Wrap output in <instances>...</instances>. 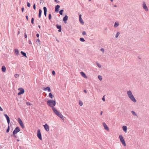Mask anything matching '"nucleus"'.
Here are the masks:
<instances>
[{
	"label": "nucleus",
	"mask_w": 149,
	"mask_h": 149,
	"mask_svg": "<svg viewBox=\"0 0 149 149\" xmlns=\"http://www.w3.org/2000/svg\"><path fill=\"white\" fill-rule=\"evenodd\" d=\"M43 8L44 10V12H47V8L46 7H44Z\"/></svg>",
	"instance_id": "obj_31"
},
{
	"label": "nucleus",
	"mask_w": 149,
	"mask_h": 149,
	"mask_svg": "<svg viewBox=\"0 0 149 149\" xmlns=\"http://www.w3.org/2000/svg\"><path fill=\"white\" fill-rule=\"evenodd\" d=\"M18 121L20 126L22 128V129H24V126L22 120L19 118H18Z\"/></svg>",
	"instance_id": "obj_6"
},
{
	"label": "nucleus",
	"mask_w": 149,
	"mask_h": 149,
	"mask_svg": "<svg viewBox=\"0 0 149 149\" xmlns=\"http://www.w3.org/2000/svg\"><path fill=\"white\" fill-rule=\"evenodd\" d=\"M46 95H47V94H46L45 95H44V96H45Z\"/></svg>",
	"instance_id": "obj_62"
},
{
	"label": "nucleus",
	"mask_w": 149,
	"mask_h": 149,
	"mask_svg": "<svg viewBox=\"0 0 149 149\" xmlns=\"http://www.w3.org/2000/svg\"><path fill=\"white\" fill-rule=\"evenodd\" d=\"M4 116L6 117L8 125H9L10 123V119L9 116L6 114H4Z\"/></svg>",
	"instance_id": "obj_10"
},
{
	"label": "nucleus",
	"mask_w": 149,
	"mask_h": 149,
	"mask_svg": "<svg viewBox=\"0 0 149 149\" xmlns=\"http://www.w3.org/2000/svg\"><path fill=\"white\" fill-rule=\"evenodd\" d=\"M142 6L143 9L146 11L147 12L148 11V8L145 2H143Z\"/></svg>",
	"instance_id": "obj_8"
},
{
	"label": "nucleus",
	"mask_w": 149,
	"mask_h": 149,
	"mask_svg": "<svg viewBox=\"0 0 149 149\" xmlns=\"http://www.w3.org/2000/svg\"><path fill=\"white\" fill-rule=\"evenodd\" d=\"M37 136L38 138L40 139V140H42V138L41 136V135L40 131V129H38L37 131Z\"/></svg>",
	"instance_id": "obj_7"
},
{
	"label": "nucleus",
	"mask_w": 149,
	"mask_h": 149,
	"mask_svg": "<svg viewBox=\"0 0 149 149\" xmlns=\"http://www.w3.org/2000/svg\"><path fill=\"white\" fill-rule=\"evenodd\" d=\"M79 104L80 106H82L83 104V103L82 101L79 100Z\"/></svg>",
	"instance_id": "obj_27"
},
{
	"label": "nucleus",
	"mask_w": 149,
	"mask_h": 149,
	"mask_svg": "<svg viewBox=\"0 0 149 149\" xmlns=\"http://www.w3.org/2000/svg\"><path fill=\"white\" fill-rule=\"evenodd\" d=\"M26 20L27 21H28V16H27V15H26Z\"/></svg>",
	"instance_id": "obj_49"
},
{
	"label": "nucleus",
	"mask_w": 149,
	"mask_h": 149,
	"mask_svg": "<svg viewBox=\"0 0 149 149\" xmlns=\"http://www.w3.org/2000/svg\"><path fill=\"white\" fill-rule=\"evenodd\" d=\"M47 103L48 106L52 107V110H53V108H55L54 107L56 104V102L55 100H48L47 101Z\"/></svg>",
	"instance_id": "obj_2"
},
{
	"label": "nucleus",
	"mask_w": 149,
	"mask_h": 149,
	"mask_svg": "<svg viewBox=\"0 0 149 149\" xmlns=\"http://www.w3.org/2000/svg\"><path fill=\"white\" fill-rule=\"evenodd\" d=\"M44 127L45 130L47 131H49V127L48 126L47 124H46L45 125H44Z\"/></svg>",
	"instance_id": "obj_11"
},
{
	"label": "nucleus",
	"mask_w": 149,
	"mask_h": 149,
	"mask_svg": "<svg viewBox=\"0 0 149 149\" xmlns=\"http://www.w3.org/2000/svg\"><path fill=\"white\" fill-rule=\"evenodd\" d=\"M20 131V130L19 127H16L13 131V135H14V134H17L18 132H19Z\"/></svg>",
	"instance_id": "obj_5"
},
{
	"label": "nucleus",
	"mask_w": 149,
	"mask_h": 149,
	"mask_svg": "<svg viewBox=\"0 0 149 149\" xmlns=\"http://www.w3.org/2000/svg\"><path fill=\"white\" fill-rule=\"evenodd\" d=\"M24 36L25 38H27V35L26 34V33H24Z\"/></svg>",
	"instance_id": "obj_47"
},
{
	"label": "nucleus",
	"mask_w": 149,
	"mask_h": 149,
	"mask_svg": "<svg viewBox=\"0 0 149 149\" xmlns=\"http://www.w3.org/2000/svg\"><path fill=\"white\" fill-rule=\"evenodd\" d=\"M29 43L30 44H31V45H32V42L31 41V40H29Z\"/></svg>",
	"instance_id": "obj_45"
},
{
	"label": "nucleus",
	"mask_w": 149,
	"mask_h": 149,
	"mask_svg": "<svg viewBox=\"0 0 149 149\" xmlns=\"http://www.w3.org/2000/svg\"><path fill=\"white\" fill-rule=\"evenodd\" d=\"M40 40H39V39H37L36 41V42H38L40 44Z\"/></svg>",
	"instance_id": "obj_46"
},
{
	"label": "nucleus",
	"mask_w": 149,
	"mask_h": 149,
	"mask_svg": "<svg viewBox=\"0 0 149 149\" xmlns=\"http://www.w3.org/2000/svg\"><path fill=\"white\" fill-rule=\"evenodd\" d=\"M20 33V31H19L18 32V35Z\"/></svg>",
	"instance_id": "obj_58"
},
{
	"label": "nucleus",
	"mask_w": 149,
	"mask_h": 149,
	"mask_svg": "<svg viewBox=\"0 0 149 149\" xmlns=\"http://www.w3.org/2000/svg\"><path fill=\"white\" fill-rule=\"evenodd\" d=\"M52 74L53 75H54L55 74V72L53 70L52 72Z\"/></svg>",
	"instance_id": "obj_42"
},
{
	"label": "nucleus",
	"mask_w": 149,
	"mask_h": 149,
	"mask_svg": "<svg viewBox=\"0 0 149 149\" xmlns=\"http://www.w3.org/2000/svg\"><path fill=\"white\" fill-rule=\"evenodd\" d=\"M38 27L39 28H40V27H41V26H40V25H38Z\"/></svg>",
	"instance_id": "obj_59"
},
{
	"label": "nucleus",
	"mask_w": 149,
	"mask_h": 149,
	"mask_svg": "<svg viewBox=\"0 0 149 149\" xmlns=\"http://www.w3.org/2000/svg\"><path fill=\"white\" fill-rule=\"evenodd\" d=\"M96 63L97 65L98 66V67H99V68H100L101 67V65L99 63H98L97 62Z\"/></svg>",
	"instance_id": "obj_33"
},
{
	"label": "nucleus",
	"mask_w": 149,
	"mask_h": 149,
	"mask_svg": "<svg viewBox=\"0 0 149 149\" xmlns=\"http://www.w3.org/2000/svg\"><path fill=\"white\" fill-rule=\"evenodd\" d=\"M103 126L104 127V128L106 130H107L108 131L109 130V128L108 127L107 125L104 123H103Z\"/></svg>",
	"instance_id": "obj_14"
},
{
	"label": "nucleus",
	"mask_w": 149,
	"mask_h": 149,
	"mask_svg": "<svg viewBox=\"0 0 149 149\" xmlns=\"http://www.w3.org/2000/svg\"><path fill=\"white\" fill-rule=\"evenodd\" d=\"M54 0L56 3H59V1H58V0Z\"/></svg>",
	"instance_id": "obj_53"
},
{
	"label": "nucleus",
	"mask_w": 149,
	"mask_h": 149,
	"mask_svg": "<svg viewBox=\"0 0 149 149\" xmlns=\"http://www.w3.org/2000/svg\"><path fill=\"white\" fill-rule=\"evenodd\" d=\"M98 78L100 80V81L102 80V76L100 75H99L98 76Z\"/></svg>",
	"instance_id": "obj_34"
},
{
	"label": "nucleus",
	"mask_w": 149,
	"mask_h": 149,
	"mask_svg": "<svg viewBox=\"0 0 149 149\" xmlns=\"http://www.w3.org/2000/svg\"><path fill=\"white\" fill-rule=\"evenodd\" d=\"M34 18H32L31 20V23L33 24H34Z\"/></svg>",
	"instance_id": "obj_37"
},
{
	"label": "nucleus",
	"mask_w": 149,
	"mask_h": 149,
	"mask_svg": "<svg viewBox=\"0 0 149 149\" xmlns=\"http://www.w3.org/2000/svg\"><path fill=\"white\" fill-rule=\"evenodd\" d=\"M18 90L20 91L18 93V95H20L24 93V90L22 88H19Z\"/></svg>",
	"instance_id": "obj_9"
},
{
	"label": "nucleus",
	"mask_w": 149,
	"mask_h": 149,
	"mask_svg": "<svg viewBox=\"0 0 149 149\" xmlns=\"http://www.w3.org/2000/svg\"><path fill=\"white\" fill-rule=\"evenodd\" d=\"M17 141H19V139H17Z\"/></svg>",
	"instance_id": "obj_60"
},
{
	"label": "nucleus",
	"mask_w": 149,
	"mask_h": 149,
	"mask_svg": "<svg viewBox=\"0 0 149 149\" xmlns=\"http://www.w3.org/2000/svg\"><path fill=\"white\" fill-rule=\"evenodd\" d=\"M27 6L28 7H30V6H31V4H30V3L27 2Z\"/></svg>",
	"instance_id": "obj_36"
},
{
	"label": "nucleus",
	"mask_w": 149,
	"mask_h": 149,
	"mask_svg": "<svg viewBox=\"0 0 149 149\" xmlns=\"http://www.w3.org/2000/svg\"><path fill=\"white\" fill-rule=\"evenodd\" d=\"M68 19V16L67 15L65 16L63 18V21H64L65 23L66 24L67 23L66 21Z\"/></svg>",
	"instance_id": "obj_12"
},
{
	"label": "nucleus",
	"mask_w": 149,
	"mask_h": 149,
	"mask_svg": "<svg viewBox=\"0 0 149 149\" xmlns=\"http://www.w3.org/2000/svg\"><path fill=\"white\" fill-rule=\"evenodd\" d=\"M10 130V126H9V125H8V128L6 130V132L8 133L9 132V131Z\"/></svg>",
	"instance_id": "obj_32"
},
{
	"label": "nucleus",
	"mask_w": 149,
	"mask_h": 149,
	"mask_svg": "<svg viewBox=\"0 0 149 149\" xmlns=\"http://www.w3.org/2000/svg\"><path fill=\"white\" fill-rule=\"evenodd\" d=\"M42 10L40 9L39 10V15H38V17L39 18H40L41 17V14H42Z\"/></svg>",
	"instance_id": "obj_22"
},
{
	"label": "nucleus",
	"mask_w": 149,
	"mask_h": 149,
	"mask_svg": "<svg viewBox=\"0 0 149 149\" xmlns=\"http://www.w3.org/2000/svg\"><path fill=\"white\" fill-rule=\"evenodd\" d=\"M56 27L58 29V31L59 32H60L61 31V25H59L58 24H57L56 25Z\"/></svg>",
	"instance_id": "obj_13"
},
{
	"label": "nucleus",
	"mask_w": 149,
	"mask_h": 149,
	"mask_svg": "<svg viewBox=\"0 0 149 149\" xmlns=\"http://www.w3.org/2000/svg\"><path fill=\"white\" fill-rule=\"evenodd\" d=\"M79 20L80 22L82 24H84V22L83 21V20L81 18V15H79Z\"/></svg>",
	"instance_id": "obj_15"
},
{
	"label": "nucleus",
	"mask_w": 149,
	"mask_h": 149,
	"mask_svg": "<svg viewBox=\"0 0 149 149\" xmlns=\"http://www.w3.org/2000/svg\"><path fill=\"white\" fill-rule=\"evenodd\" d=\"M20 53L23 56H25L26 58L27 57L26 54L23 51H21Z\"/></svg>",
	"instance_id": "obj_23"
},
{
	"label": "nucleus",
	"mask_w": 149,
	"mask_h": 149,
	"mask_svg": "<svg viewBox=\"0 0 149 149\" xmlns=\"http://www.w3.org/2000/svg\"><path fill=\"white\" fill-rule=\"evenodd\" d=\"M24 10V8L22 7V12H23Z\"/></svg>",
	"instance_id": "obj_50"
},
{
	"label": "nucleus",
	"mask_w": 149,
	"mask_h": 149,
	"mask_svg": "<svg viewBox=\"0 0 149 149\" xmlns=\"http://www.w3.org/2000/svg\"><path fill=\"white\" fill-rule=\"evenodd\" d=\"M81 41V42H84L85 41V40L83 38H80V39H79Z\"/></svg>",
	"instance_id": "obj_28"
},
{
	"label": "nucleus",
	"mask_w": 149,
	"mask_h": 149,
	"mask_svg": "<svg viewBox=\"0 0 149 149\" xmlns=\"http://www.w3.org/2000/svg\"><path fill=\"white\" fill-rule=\"evenodd\" d=\"M60 6L59 5H57L55 7V11L57 12L58 11L59 9L60 8Z\"/></svg>",
	"instance_id": "obj_17"
},
{
	"label": "nucleus",
	"mask_w": 149,
	"mask_h": 149,
	"mask_svg": "<svg viewBox=\"0 0 149 149\" xmlns=\"http://www.w3.org/2000/svg\"><path fill=\"white\" fill-rule=\"evenodd\" d=\"M104 97V96H103V98H102V100L104 101H105V98Z\"/></svg>",
	"instance_id": "obj_48"
},
{
	"label": "nucleus",
	"mask_w": 149,
	"mask_h": 149,
	"mask_svg": "<svg viewBox=\"0 0 149 149\" xmlns=\"http://www.w3.org/2000/svg\"><path fill=\"white\" fill-rule=\"evenodd\" d=\"M44 14L45 16H46L47 15V12H44Z\"/></svg>",
	"instance_id": "obj_52"
},
{
	"label": "nucleus",
	"mask_w": 149,
	"mask_h": 149,
	"mask_svg": "<svg viewBox=\"0 0 149 149\" xmlns=\"http://www.w3.org/2000/svg\"><path fill=\"white\" fill-rule=\"evenodd\" d=\"M19 76V75L17 74H16L15 75V78H17Z\"/></svg>",
	"instance_id": "obj_39"
},
{
	"label": "nucleus",
	"mask_w": 149,
	"mask_h": 149,
	"mask_svg": "<svg viewBox=\"0 0 149 149\" xmlns=\"http://www.w3.org/2000/svg\"><path fill=\"white\" fill-rule=\"evenodd\" d=\"M111 2H113V0H110Z\"/></svg>",
	"instance_id": "obj_61"
},
{
	"label": "nucleus",
	"mask_w": 149,
	"mask_h": 149,
	"mask_svg": "<svg viewBox=\"0 0 149 149\" xmlns=\"http://www.w3.org/2000/svg\"><path fill=\"white\" fill-rule=\"evenodd\" d=\"M127 94L129 98L133 102L135 103L136 101L131 91L130 90L127 91Z\"/></svg>",
	"instance_id": "obj_1"
},
{
	"label": "nucleus",
	"mask_w": 149,
	"mask_h": 149,
	"mask_svg": "<svg viewBox=\"0 0 149 149\" xmlns=\"http://www.w3.org/2000/svg\"><path fill=\"white\" fill-rule=\"evenodd\" d=\"M119 138L120 141L124 145V146H126V144L122 136L121 135H120L119 136Z\"/></svg>",
	"instance_id": "obj_4"
},
{
	"label": "nucleus",
	"mask_w": 149,
	"mask_h": 149,
	"mask_svg": "<svg viewBox=\"0 0 149 149\" xmlns=\"http://www.w3.org/2000/svg\"><path fill=\"white\" fill-rule=\"evenodd\" d=\"M119 25V24L118 22H116L115 23L114 25V27L115 28L117 27V26H118Z\"/></svg>",
	"instance_id": "obj_24"
},
{
	"label": "nucleus",
	"mask_w": 149,
	"mask_h": 149,
	"mask_svg": "<svg viewBox=\"0 0 149 149\" xmlns=\"http://www.w3.org/2000/svg\"><path fill=\"white\" fill-rule=\"evenodd\" d=\"M53 111L54 113L58 116L61 118L62 120H64V118L61 113L59 112V111L56 109V108H53Z\"/></svg>",
	"instance_id": "obj_3"
},
{
	"label": "nucleus",
	"mask_w": 149,
	"mask_h": 149,
	"mask_svg": "<svg viewBox=\"0 0 149 149\" xmlns=\"http://www.w3.org/2000/svg\"><path fill=\"white\" fill-rule=\"evenodd\" d=\"M49 97H50L51 99H52L53 97H54V96L53 95H52V93H50L49 94Z\"/></svg>",
	"instance_id": "obj_26"
},
{
	"label": "nucleus",
	"mask_w": 149,
	"mask_h": 149,
	"mask_svg": "<svg viewBox=\"0 0 149 149\" xmlns=\"http://www.w3.org/2000/svg\"><path fill=\"white\" fill-rule=\"evenodd\" d=\"M33 8L34 10H36V4H33Z\"/></svg>",
	"instance_id": "obj_43"
},
{
	"label": "nucleus",
	"mask_w": 149,
	"mask_h": 149,
	"mask_svg": "<svg viewBox=\"0 0 149 149\" xmlns=\"http://www.w3.org/2000/svg\"><path fill=\"white\" fill-rule=\"evenodd\" d=\"M120 33L119 32H117L116 34L115 37L116 38H117L119 36V35H120Z\"/></svg>",
	"instance_id": "obj_30"
},
{
	"label": "nucleus",
	"mask_w": 149,
	"mask_h": 149,
	"mask_svg": "<svg viewBox=\"0 0 149 149\" xmlns=\"http://www.w3.org/2000/svg\"><path fill=\"white\" fill-rule=\"evenodd\" d=\"M15 54L17 55H18L19 53V51L17 49H14Z\"/></svg>",
	"instance_id": "obj_21"
},
{
	"label": "nucleus",
	"mask_w": 149,
	"mask_h": 149,
	"mask_svg": "<svg viewBox=\"0 0 149 149\" xmlns=\"http://www.w3.org/2000/svg\"><path fill=\"white\" fill-rule=\"evenodd\" d=\"M49 19V20H50L52 18V15L51 14H49V15L48 17Z\"/></svg>",
	"instance_id": "obj_35"
},
{
	"label": "nucleus",
	"mask_w": 149,
	"mask_h": 149,
	"mask_svg": "<svg viewBox=\"0 0 149 149\" xmlns=\"http://www.w3.org/2000/svg\"><path fill=\"white\" fill-rule=\"evenodd\" d=\"M2 71L3 72H5L6 70V68L4 66H2L1 68Z\"/></svg>",
	"instance_id": "obj_20"
},
{
	"label": "nucleus",
	"mask_w": 149,
	"mask_h": 149,
	"mask_svg": "<svg viewBox=\"0 0 149 149\" xmlns=\"http://www.w3.org/2000/svg\"><path fill=\"white\" fill-rule=\"evenodd\" d=\"M3 110V109L0 106V111H2Z\"/></svg>",
	"instance_id": "obj_54"
},
{
	"label": "nucleus",
	"mask_w": 149,
	"mask_h": 149,
	"mask_svg": "<svg viewBox=\"0 0 149 149\" xmlns=\"http://www.w3.org/2000/svg\"><path fill=\"white\" fill-rule=\"evenodd\" d=\"M26 104L30 106L31 105V104L29 102H26Z\"/></svg>",
	"instance_id": "obj_38"
},
{
	"label": "nucleus",
	"mask_w": 149,
	"mask_h": 149,
	"mask_svg": "<svg viewBox=\"0 0 149 149\" xmlns=\"http://www.w3.org/2000/svg\"><path fill=\"white\" fill-rule=\"evenodd\" d=\"M80 73L81 76L84 78H85L86 79L87 78V77L86 75V74L83 72H80Z\"/></svg>",
	"instance_id": "obj_18"
},
{
	"label": "nucleus",
	"mask_w": 149,
	"mask_h": 149,
	"mask_svg": "<svg viewBox=\"0 0 149 149\" xmlns=\"http://www.w3.org/2000/svg\"><path fill=\"white\" fill-rule=\"evenodd\" d=\"M15 135V134H14V135H13V134L12 135H11V136H14L15 138H17V137Z\"/></svg>",
	"instance_id": "obj_44"
},
{
	"label": "nucleus",
	"mask_w": 149,
	"mask_h": 149,
	"mask_svg": "<svg viewBox=\"0 0 149 149\" xmlns=\"http://www.w3.org/2000/svg\"><path fill=\"white\" fill-rule=\"evenodd\" d=\"M102 113H103V111H101L100 112V114L101 115H102Z\"/></svg>",
	"instance_id": "obj_56"
},
{
	"label": "nucleus",
	"mask_w": 149,
	"mask_h": 149,
	"mask_svg": "<svg viewBox=\"0 0 149 149\" xmlns=\"http://www.w3.org/2000/svg\"><path fill=\"white\" fill-rule=\"evenodd\" d=\"M123 130L125 132H127V127L126 126H123L122 127Z\"/></svg>",
	"instance_id": "obj_19"
},
{
	"label": "nucleus",
	"mask_w": 149,
	"mask_h": 149,
	"mask_svg": "<svg viewBox=\"0 0 149 149\" xmlns=\"http://www.w3.org/2000/svg\"><path fill=\"white\" fill-rule=\"evenodd\" d=\"M84 91L85 93H87V91H86V90H84Z\"/></svg>",
	"instance_id": "obj_55"
},
{
	"label": "nucleus",
	"mask_w": 149,
	"mask_h": 149,
	"mask_svg": "<svg viewBox=\"0 0 149 149\" xmlns=\"http://www.w3.org/2000/svg\"><path fill=\"white\" fill-rule=\"evenodd\" d=\"M36 36L37 37H38V38L39 37V34L38 33L36 35Z\"/></svg>",
	"instance_id": "obj_51"
},
{
	"label": "nucleus",
	"mask_w": 149,
	"mask_h": 149,
	"mask_svg": "<svg viewBox=\"0 0 149 149\" xmlns=\"http://www.w3.org/2000/svg\"><path fill=\"white\" fill-rule=\"evenodd\" d=\"M63 10H61L59 12V14L61 15H63Z\"/></svg>",
	"instance_id": "obj_29"
},
{
	"label": "nucleus",
	"mask_w": 149,
	"mask_h": 149,
	"mask_svg": "<svg viewBox=\"0 0 149 149\" xmlns=\"http://www.w3.org/2000/svg\"><path fill=\"white\" fill-rule=\"evenodd\" d=\"M131 112L132 114L134 116H136L137 118L138 117V116L137 115V114L136 113L135 111H131Z\"/></svg>",
	"instance_id": "obj_25"
},
{
	"label": "nucleus",
	"mask_w": 149,
	"mask_h": 149,
	"mask_svg": "<svg viewBox=\"0 0 149 149\" xmlns=\"http://www.w3.org/2000/svg\"><path fill=\"white\" fill-rule=\"evenodd\" d=\"M100 50L101 51H102L103 52V53H104V49L103 48H102Z\"/></svg>",
	"instance_id": "obj_41"
},
{
	"label": "nucleus",
	"mask_w": 149,
	"mask_h": 149,
	"mask_svg": "<svg viewBox=\"0 0 149 149\" xmlns=\"http://www.w3.org/2000/svg\"><path fill=\"white\" fill-rule=\"evenodd\" d=\"M56 40H57L58 42H59V41H58V40H57V39H56Z\"/></svg>",
	"instance_id": "obj_63"
},
{
	"label": "nucleus",
	"mask_w": 149,
	"mask_h": 149,
	"mask_svg": "<svg viewBox=\"0 0 149 149\" xmlns=\"http://www.w3.org/2000/svg\"><path fill=\"white\" fill-rule=\"evenodd\" d=\"M86 34V32L85 31H83L82 33V34L83 35H85Z\"/></svg>",
	"instance_id": "obj_40"
},
{
	"label": "nucleus",
	"mask_w": 149,
	"mask_h": 149,
	"mask_svg": "<svg viewBox=\"0 0 149 149\" xmlns=\"http://www.w3.org/2000/svg\"><path fill=\"white\" fill-rule=\"evenodd\" d=\"M106 29H107V28H105V30H106Z\"/></svg>",
	"instance_id": "obj_64"
},
{
	"label": "nucleus",
	"mask_w": 149,
	"mask_h": 149,
	"mask_svg": "<svg viewBox=\"0 0 149 149\" xmlns=\"http://www.w3.org/2000/svg\"><path fill=\"white\" fill-rule=\"evenodd\" d=\"M43 90L45 91H46L47 90V91L48 92L51 91V89H50V88L49 86H47V87H46V88H43Z\"/></svg>",
	"instance_id": "obj_16"
},
{
	"label": "nucleus",
	"mask_w": 149,
	"mask_h": 149,
	"mask_svg": "<svg viewBox=\"0 0 149 149\" xmlns=\"http://www.w3.org/2000/svg\"><path fill=\"white\" fill-rule=\"evenodd\" d=\"M113 6L115 7H117V6L116 5H114Z\"/></svg>",
	"instance_id": "obj_57"
}]
</instances>
